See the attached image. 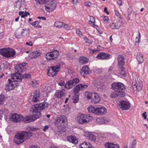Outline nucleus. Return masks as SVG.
<instances>
[{
	"label": "nucleus",
	"mask_w": 148,
	"mask_h": 148,
	"mask_svg": "<svg viewBox=\"0 0 148 148\" xmlns=\"http://www.w3.org/2000/svg\"><path fill=\"white\" fill-rule=\"evenodd\" d=\"M67 141L76 144L78 143L77 139L75 136L71 135L67 136Z\"/></svg>",
	"instance_id": "22"
},
{
	"label": "nucleus",
	"mask_w": 148,
	"mask_h": 148,
	"mask_svg": "<svg viewBox=\"0 0 148 148\" xmlns=\"http://www.w3.org/2000/svg\"><path fill=\"white\" fill-rule=\"evenodd\" d=\"M90 101L92 103L95 104L100 101L101 99L98 94L94 93Z\"/></svg>",
	"instance_id": "19"
},
{
	"label": "nucleus",
	"mask_w": 148,
	"mask_h": 148,
	"mask_svg": "<svg viewBox=\"0 0 148 148\" xmlns=\"http://www.w3.org/2000/svg\"><path fill=\"white\" fill-rule=\"evenodd\" d=\"M92 116L89 114H79L77 117V121L78 122L81 124L88 123L91 121L92 119Z\"/></svg>",
	"instance_id": "3"
},
{
	"label": "nucleus",
	"mask_w": 148,
	"mask_h": 148,
	"mask_svg": "<svg viewBox=\"0 0 148 148\" xmlns=\"http://www.w3.org/2000/svg\"><path fill=\"white\" fill-rule=\"evenodd\" d=\"M65 94V90L64 89L56 90L55 96L58 98H62Z\"/></svg>",
	"instance_id": "21"
},
{
	"label": "nucleus",
	"mask_w": 148,
	"mask_h": 148,
	"mask_svg": "<svg viewBox=\"0 0 148 148\" xmlns=\"http://www.w3.org/2000/svg\"><path fill=\"white\" fill-rule=\"evenodd\" d=\"M12 79L14 80V81H12L10 79H9L8 80V82L6 85L5 88V90L7 91L14 89L18 84V82H19L16 80L17 79Z\"/></svg>",
	"instance_id": "8"
},
{
	"label": "nucleus",
	"mask_w": 148,
	"mask_h": 148,
	"mask_svg": "<svg viewBox=\"0 0 148 148\" xmlns=\"http://www.w3.org/2000/svg\"><path fill=\"white\" fill-rule=\"evenodd\" d=\"M25 136L26 138V140L28 138H29L32 135V133L29 132L24 131Z\"/></svg>",
	"instance_id": "42"
},
{
	"label": "nucleus",
	"mask_w": 148,
	"mask_h": 148,
	"mask_svg": "<svg viewBox=\"0 0 148 148\" xmlns=\"http://www.w3.org/2000/svg\"><path fill=\"white\" fill-rule=\"evenodd\" d=\"M58 55V51L57 50H55L47 53L45 55V58L47 60L50 61L56 59Z\"/></svg>",
	"instance_id": "10"
},
{
	"label": "nucleus",
	"mask_w": 148,
	"mask_h": 148,
	"mask_svg": "<svg viewBox=\"0 0 148 148\" xmlns=\"http://www.w3.org/2000/svg\"><path fill=\"white\" fill-rule=\"evenodd\" d=\"M30 13L29 12L25 11V12L23 11L20 12H19V14L21 16L22 18L27 16V15H29Z\"/></svg>",
	"instance_id": "34"
},
{
	"label": "nucleus",
	"mask_w": 148,
	"mask_h": 148,
	"mask_svg": "<svg viewBox=\"0 0 148 148\" xmlns=\"http://www.w3.org/2000/svg\"><path fill=\"white\" fill-rule=\"evenodd\" d=\"M48 106V103L45 101L40 103L38 104H35L34 106L32 108V112L36 113L37 115L38 113L41 114L40 111L47 110Z\"/></svg>",
	"instance_id": "2"
},
{
	"label": "nucleus",
	"mask_w": 148,
	"mask_h": 148,
	"mask_svg": "<svg viewBox=\"0 0 148 148\" xmlns=\"http://www.w3.org/2000/svg\"><path fill=\"white\" fill-rule=\"evenodd\" d=\"M91 5V3L89 1H86L85 3V5L87 8H90V6Z\"/></svg>",
	"instance_id": "51"
},
{
	"label": "nucleus",
	"mask_w": 148,
	"mask_h": 148,
	"mask_svg": "<svg viewBox=\"0 0 148 148\" xmlns=\"http://www.w3.org/2000/svg\"><path fill=\"white\" fill-rule=\"evenodd\" d=\"M47 75L49 76H51L53 77H54L57 74V73H54V72H53L52 70L49 69V68L47 69Z\"/></svg>",
	"instance_id": "33"
},
{
	"label": "nucleus",
	"mask_w": 148,
	"mask_h": 148,
	"mask_svg": "<svg viewBox=\"0 0 148 148\" xmlns=\"http://www.w3.org/2000/svg\"><path fill=\"white\" fill-rule=\"evenodd\" d=\"M37 18H38L39 19H42L43 20H46V18L45 17H43L42 16H38L37 17Z\"/></svg>",
	"instance_id": "62"
},
{
	"label": "nucleus",
	"mask_w": 148,
	"mask_h": 148,
	"mask_svg": "<svg viewBox=\"0 0 148 148\" xmlns=\"http://www.w3.org/2000/svg\"><path fill=\"white\" fill-rule=\"evenodd\" d=\"M121 26L120 25H119L118 24V23H112L110 25V27L112 29H118L120 28Z\"/></svg>",
	"instance_id": "29"
},
{
	"label": "nucleus",
	"mask_w": 148,
	"mask_h": 148,
	"mask_svg": "<svg viewBox=\"0 0 148 148\" xmlns=\"http://www.w3.org/2000/svg\"><path fill=\"white\" fill-rule=\"evenodd\" d=\"M16 52L14 50L8 48V53L7 58H11L13 57L15 54Z\"/></svg>",
	"instance_id": "25"
},
{
	"label": "nucleus",
	"mask_w": 148,
	"mask_h": 148,
	"mask_svg": "<svg viewBox=\"0 0 148 148\" xmlns=\"http://www.w3.org/2000/svg\"><path fill=\"white\" fill-rule=\"evenodd\" d=\"M76 32L79 37H81L83 36L82 32L80 31L79 29H77L76 30Z\"/></svg>",
	"instance_id": "53"
},
{
	"label": "nucleus",
	"mask_w": 148,
	"mask_h": 148,
	"mask_svg": "<svg viewBox=\"0 0 148 148\" xmlns=\"http://www.w3.org/2000/svg\"><path fill=\"white\" fill-rule=\"evenodd\" d=\"M26 140L24 131L16 134L14 139V143L17 145H19Z\"/></svg>",
	"instance_id": "6"
},
{
	"label": "nucleus",
	"mask_w": 148,
	"mask_h": 148,
	"mask_svg": "<svg viewBox=\"0 0 148 148\" xmlns=\"http://www.w3.org/2000/svg\"><path fill=\"white\" fill-rule=\"evenodd\" d=\"M22 118L23 116L16 113L12 114L11 116L12 121L16 123L22 122Z\"/></svg>",
	"instance_id": "14"
},
{
	"label": "nucleus",
	"mask_w": 148,
	"mask_h": 148,
	"mask_svg": "<svg viewBox=\"0 0 148 148\" xmlns=\"http://www.w3.org/2000/svg\"><path fill=\"white\" fill-rule=\"evenodd\" d=\"M88 86L87 84H80L77 85L74 88L73 92L74 94H78L80 90L83 91L88 87Z\"/></svg>",
	"instance_id": "12"
},
{
	"label": "nucleus",
	"mask_w": 148,
	"mask_h": 148,
	"mask_svg": "<svg viewBox=\"0 0 148 148\" xmlns=\"http://www.w3.org/2000/svg\"><path fill=\"white\" fill-rule=\"evenodd\" d=\"M107 111L106 109L104 108L101 107L96 108L95 114L98 115H101L104 114Z\"/></svg>",
	"instance_id": "18"
},
{
	"label": "nucleus",
	"mask_w": 148,
	"mask_h": 148,
	"mask_svg": "<svg viewBox=\"0 0 148 148\" xmlns=\"http://www.w3.org/2000/svg\"><path fill=\"white\" fill-rule=\"evenodd\" d=\"M123 95V94L122 92H119L118 93L117 92H114L111 93L110 96L112 98H114L117 97H124V96Z\"/></svg>",
	"instance_id": "27"
},
{
	"label": "nucleus",
	"mask_w": 148,
	"mask_h": 148,
	"mask_svg": "<svg viewBox=\"0 0 148 148\" xmlns=\"http://www.w3.org/2000/svg\"><path fill=\"white\" fill-rule=\"evenodd\" d=\"M8 48H3L0 49V54L7 58L8 56Z\"/></svg>",
	"instance_id": "26"
},
{
	"label": "nucleus",
	"mask_w": 148,
	"mask_h": 148,
	"mask_svg": "<svg viewBox=\"0 0 148 148\" xmlns=\"http://www.w3.org/2000/svg\"><path fill=\"white\" fill-rule=\"evenodd\" d=\"M85 136L88 137L89 139L92 141L95 142L96 140V136L92 132H86L85 133Z\"/></svg>",
	"instance_id": "23"
},
{
	"label": "nucleus",
	"mask_w": 148,
	"mask_h": 148,
	"mask_svg": "<svg viewBox=\"0 0 148 148\" xmlns=\"http://www.w3.org/2000/svg\"><path fill=\"white\" fill-rule=\"evenodd\" d=\"M22 4H23L22 3L17 1L15 2L14 5V6L15 7L17 8H19L21 7Z\"/></svg>",
	"instance_id": "43"
},
{
	"label": "nucleus",
	"mask_w": 148,
	"mask_h": 148,
	"mask_svg": "<svg viewBox=\"0 0 148 148\" xmlns=\"http://www.w3.org/2000/svg\"><path fill=\"white\" fill-rule=\"evenodd\" d=\"M59 85L62 86H64L65 87V82L64 81H60L58 83Z\"/></svg>",
	"instance_id": "54"
},
{
	"label": "nucleus",
	"mask_w": 148,
	"mask_h": 148,
	"mask_svg": "<svg viewBox=\"0 0 148 148\" xmlns=\"http://www.w3.org/2000/svg\"><path fill=\"white\" fill-rule=\"evenodd\" d=\"M114 11L115 12V14L116 15L119 17H120V14L116 10H115Z\"/></svg>",
	"instance_id": "61"
},
{
	"label": "nucleus",
	"mask_w": 148,
	"mask_h": 148,
	"mask_svg": "<svg viewBox=\"0 0 148 148\" xmlns=\"http://www.w3.org/2000/svg\"><path fill=\"white\" fill-rule=\"evenodd\" d=\"M60 67V64L57 65L56 66H51L49 67V69L52 70V71H53V72H54V73H57L59 71V69Z\"/></svg>",
	"instance_id": "28"
},
{
	"label": "nucleus",
	"mask_w": 148,
	"mask_h": 148,
	"mask_svg": "<svg viewBox=\"0 0 148 148\" xmlns=\"http://www.w3.org/2000/svg\"><path fill=\"white\" fill-rule=\"evenodd\" d=\"M88 112H92L95 114V112L96 111V108L92 106H90L87 108Z\"/></svg>",
	"instance_id": "36"
},
{
	"label": "nucleus",
	"mask_w": 148,
	"mask_h": 148,
	"mask_svg": "<svg viewBox=\"0 0 148 148\" xmlns=\"http://www.w3.org/2000/svg\"><path fill=\"white\" fill-rule=\"evenodd\" d=\"M119 146L118 144H114V146H113L112 148H119Z\"/></svg>",
	"instance_id": "64"
},
{
	"label": "nucleus",
	"mask_w": 148,
	"mask_h": 148,
	"mask_svg": "<svg viewBox=\"0 0 148 148\" xmlns=\"http://www.w3.org/2000/svg\"><path fill=\"white\" fill-rule=\"evenodd\" d=\"M136 144V139H134L132 142L130 144L129 148H134L135 147Z\"/></svg>",
	"instance_id": "47"
},
{
	"label": "nucleus",
	"mask_w": 148,
	"mask_h": 148,
	"mask_svg": "<svg viewBox=\"0 0 148 148\" xmlns=\"http://www.w3.org/2000/svg\"><path fill=\"white\" fill-rule=\"evenodd\" d=\"M90 18L91 20L89 22V24L92 26H95V17L93 16H91Z\"/></svg>",
	"instance_id": "41"
},
{
	"label": "nucleus",
	"mask_w": 148,
	"mask_h": 148,
	"mask_svg": "<svg viewBox=\"0 0 148 148\" xmlns=\"http://www.w3.org/2000/svg\"><path fill=\"white\" fill-rule=\"evenodd\" d=\"M75 94V95L73 96V97L72 99L73 102L74 103H77L79 100V95H78V94Z\"/></svg>",
	"instance_id": "37"
},
{
	"label": "nucleus",
	"mask_w": 148,
	"mask_h": 148,
	"mask_svg": "<svg viewBox=\"0 0 148 148\" xmlns=\"http://www.w3.org/2000/svg\"><path fill=\"white\" fill-rule=\"evenodd\" d=\"M79 79L77 78H75L72 80H69L67 81L65 84V88L67 89H71L79 83Z\"/></svg>",
	"instance_id": "11"
},
{
	"label": "nucleus",
	"mask_w": 148,
	"mask_h": 148,
	"mask_svg": "<svg viewBox=\"0 0 148 148\" xmlns=\"http://www.w3.org/2000/svg\"><path fill=\"white\" fill-rule=\"evenodd\" d=\"M79 61L82 64H85L88 62L87 58L84 56L80 57L79 59Z\"/></svg>",
	"instance_id": "35"
},
{
	"label": "nucleus",
	"mask_w": 148,
	"mask_h": 148,
	"mask_svg": "<svg viewBox=\"0 0 148 148\" xmlns=\"http://www.w3.org/2000/svg\"><path fill=\"white\" fill-rule=\"evenodd\" d=\"M35 52L36 53V58L39 56L41 54L40 53L39 51H36Z\"/></svg>",
	"instance_id": "58"
},
{
	"label": "nucleus",
	"mask_w": 148,
	"mask_h": 148,
	"mask_svg": "<svg viewBox=\"0 0 148 148\" xmlns=\"http://www.w3.org/2000/svg\"><path fill=\"white\" fill-rule=\"evenodd\" d=\"M91 72L89 67L87 65H85L82 67V70L80 71V73L82 75H84L89 74Z\"/></svg>",
	"instance_id": "20"
},
{
	"label": "nucleus",
	"mask_w": 148,
	"mask_h": 148,
	"mask_svg": "<svg viewBox=\"0 0 148 148\" xmlns=\"http://www.w3.org/2000/svg\"><path fill=\"white\" fill-rule=\"evenodd\" d=\"M45 5V10L48 12H51L54 10L56 6L55 0H49L47 1Z\"/></svg>",
	"instance_id": "9"
},
{
	"label": "nucleus",
	"mask_w": 148,
	"mask_h": 148,
	"mask_svg": "<svg viewBox=\"0 0 148 148\" xmlns=\"http://www.w3.org/2000/svg\"><path fill=\"white\" fill-rule=\"evenodd\" d=\"M103 20L104 21L107 22L109 20V18L108 16H105L103 17Z\"/></svg>",
	"instance_id": "56"
},
{
	"label": "nucleus",
	"mask_w": 148,
	"mask_h": 148,
	"mask_svg": "<svg viewBox=\"0 0 148 148\" xmlns=\"http://www.w3.org/2000/svg\"><path fill=\"white\" fill-rule=\"evenodd\" d=\"M111 55L105 52H101L99 53L96 58L99 59L107 60L110 59Z\"/></svg>",
	"instance_id": "16"
},
{
	"label": "nucleus",
	"mask_w": 148,
	"mask_h": 148,
	"mask_svg": "<svg viewBox=\"0 0 148 148\" xmlns=\"http://www.w3.org/2000/svg\"><path fill=\"white\" fill-rule=\"evenodd\" d=\"M27 63L23 62L17 64L15 66L14 69L16 73H14L12 76V79H17L19 82L21 81V76L20 74L25 71Z\"/></svg>",
	"instance_id": "1"
},
{
	"label": "nucleus",
	"mask_w": 148,
	"mask_h": 148,
	"mask_svg": "<svg viewBox=\"0 0 148 148\" xmlns=\"http://www.w3.org/2000/svg\"><path fill=\"white\" fill-rule=\"evenodd\" d=\"M20 75L21 76V80L23 78H24V79H27L28 78H29L31 77V76L30 75L29 73H25V74L22 75L21 74H20Z\"/></svg>",
	"instance_id": "38"
},
{
	"label": "nucleus",
	"mask_w": 148,
	"mask_h": 148,
	"mask_svg": "<svg viewBox=\"0 0 148 148\" xmlns=\"http://www.w3.org/2000/svg\"><path fill=\"white\" fill-rule=\"evenodd\" d=\"M90 146V143L89 142H85L81 145V148H89Z\"/></svg>",
	"instance_id": "31"
},
{
	"label": "nucleus",
	"mask_w": 148,
	"mask_h": 148,
	"mask_svg": "<svg viewBox=\"0 0 148 148\" xmlns=\"http://www.w3.org/2000/svg\"><path fill=\"white\" fill-rule=\"evenodd\" d=\"M146 112H144L142 114V116L144 118V119H146L147 118V115H146Z\"/></svg>",
	"instance_id": "60"
},
{
	"label": "nucleus",
	"mask_w": 148,
	"mask_h": 148,
	"mask_svg": "<svg viewBox=\"0 0 148 148\" xmlns=\"http://www.w3.org/2000/svg\"><path fill=\"white\" fill-rule=\"evenodd\" d=\"M40 97L39 92L36 90L34 91L32 100L34 102H36L38 101Z\"/></svg>",
	"instance_id": "24"
},
{
	"label": "nucleus",
	"mask_w": 148,
	"mask_h": 148,
	"mask_svg": "<svg viewBox=\"0 0 148 148\" xmlns=\"http://www.w3.org/2000/svg\"><path fill=\"white\" fill-rule=\"evenodd\" d=\"M32 85L34 87H36L37 85H38V83L37 81L36 80H33L32 82Z\"/></svg>",
	"instance_id": "49"
},
{
	"label": "nucleus",
	"mask_w": 148,
	"mask_h": 148,
	"mask_svg": "<svg viewBox=\"0 0 148 148\" xmlns=\"http://www.w3.org/2000/svg\"><path fill=\"white\" fill-rule=\"evenodd\" d=\"M119 69H120V73L121 74L122 76L125 77L126 75L125 72V69L124 66H123L121 68H119Z\"/></svg>",
	"instance_id": "40"
},
{
	"label": "nucleus",
	"mask_w": 148,
	"mask_h": 148,
	"mask_svg": "<svg viewBox=\"0 0 148 148\" xmlns=\"http://www.w3.org/2000/svg\"><path fill=\"white\" fill-rule=\"evenodd\" d=\"M136 59L139 64H141L143 62V56L140 54H138L136 56Z\"/></svg>",
	"instance_id": "32"
},
{
	"label": "nucleus",
	"mask_w": 148,
	"mask_h": 148,
	"mask_svg": "<svg viewBox=\"0 0 148 148\" xmlns=\"http://www.w3.org/2000/svg\"><path fill=\"white\" fill-rule=\"evenodd\" d=\"M64 129L62 130H60L58 131H55V134L56 135H58V136H60V134H61L62 132H65V130H64Z\"/></svg>",
	"instance_id": "48"
},
{
	"label": "nucleus",
	"mask_w": 148,
	"mask_h": 148,
	"mask_svg": "<svg viewBox=\"0 0 148 148\" xmlns=\"http://www.w3.org/2000/svg\"><path fill=\"white\" fill-rule=\"evenodd\" d=\"M26 44L27 45L32 46L33 45V44L31 41H29V42H26Z\"/></svg>",
	"instance_id": "59"
},
{
	"label": "nucleus",
	"mask_w": 148,
	"mask_h": 148,
	"mask_svg": "<svg viewBox=\"0 0 148 148\" xmlns=\"http://www.w3.org/2000/svg\"><path fill=\"white\" fill-rule=\"evenodd\" d=\"M33 113L32 115L26 116L25 117L23 116L22 122L25 123H30L40 118L41 116V114L39 113H38V115L36 113Z\"/></svg>",
	"instance_id": "7"
},
{
	"label": "nucleus",
	"mask_w": 148,
	"mask_h": 148,
	"mask_svg": "<svg viewBox=\"0 0 148 148\" xmlns=\"http://www.w3.org/2000/svg\"><path fill=\"white\" fill-rule=\"evenodd\" d=\"M64 27L66 29H68L69 28V26L67 24H64Z\"/></svg>",
	"instance_id": "63"
},
{
	"label": "nucleus",
	"mask_w": 148,
	"mask_h": 148,
	"mask_svg": "<svg viewBox=\"0 0 148 148\" xmlns=\"http://www.w3.org/2000/svg\"><path fill=\"white\" fill-rule=\"evenodd\" d=\"M30 57L32 58H36V53H35V51L32 52L31 53H30Z\"/></svg>",
	"instance_id": "52"
},
{
	"label": "nucleus",
	"mask_w": 148,
	"mask_h": 148,
	"mask_svg": "<svg viewBox=\"0 0 148 148\" xmlns=\"http://www.w3.org/2000/svg\"><path fill=\"white\" fill-rule=\"evenodd\" d=\"M140 37H136V38L135 42L136 43H139L140 42Z\"/></svg>",
	"instance_id": "57"
},
{
	"label": "nucleus",
	"mask_w": 148,
	"mask_h": 148,
	"mask_svg": "<svg viewBox=\"0 0 148 148\" xmlns=\"http://www.w3.org/2000/svg\"><path fill=\"white\" fill-rule=\"evenodd\" d=\"M118 65L119 68H121L125 65L124 58L121 55H119L117 57Z\"/></svg>",
	"instance_id": "17"
},
{
	"label": "nucleus",
	"mask_w": 148,
	"mask_h": 148,
	"mask_svg": "<svg viewBox=\"0 0 148 148\" xmlns=\"http://www.w3.org/2000/svg\"><path fill=\"white\" fill-rule=\"evenodd\" d=\"M105 147L106 148H112L114 146V143H106L105 144Z\"/></svg>",
	"instance_id": "44"
},
{
	"label": "nucleus",
	"mask_w": 148,
	"mask_h": 148,
	"mask_svg": "<svg viewBox=\"0 0 148 148\" xmlns=\"http://www.w3.org/2000/svg\"><path fill=\"white\" fill-rule=\"evenodd\" d=\"M112 88L114 90L115 92H117L119 93H123V95L124 96L125 94L124 92V89L125 88L124 85L121 82L114 83L111 85Z\"/></svg>",
	"instance_id": "5"
},
{
	"label": "nucleus",
	"mask_w": 148,
	"mask_h": 148,
	"mask_svg": "<svg viewBox=\"0 0 148 148\" xmlns=\"http://www.w3.org/2000/svg\"><path fill=\"white\" fill-rule=\"evenodd\" d=\"M132 11L133 10L131 7L129 8L127 10V13L128 16H130Z\"/></svg>",
	"instance_id": "55"
},
{
	"label": "nucleus",
	"mask_w": 148,
	"mask_h": 148,
	"mask_svg": "<svg viewBox=\"0 0 148 148\" xmlns=\"http://www.w3.org/2000/svg\"><path fill=\"white\" fill-rule=\"evenodd\" d=\"M94 93L86 91L85 93V96L88 99H91L92 97V95Z\"/></svg>",
	"instance_id": "30"
},
{
	"label": "nucleus",
	"mask_w": 148,
	"mask_h": 148,
	"mask_svg": "<svg viewBox=\"0 0 148 148\" xmlns=\"http://www.w3.org/2000/svg\"><path fill=\"white\" fill-rule=\"evenodd\" d=\"M29 23L35 28L39 24V22L38 21H36L32 23Z\"/></svg>",
	"instance_id": "50"
},
{
	"label": "nucleus",
	"mask_w": 148,
	"mask_h": 148,
	"mask_svg": "<svg viewBox=\"0 0 148 148\" xmlns=\"http://www.w3.org/2000/svg\"><path fill=\"white\" fill-rule=\"evenodd\" d=\"M120 108L122 110H126L130 108V104L129 101L122 100L120 102Z\"/></svg>",
	"instance_id": "15"
},
{
	"label": "nucleus",
	"mask_w": 148,
	"mask_h": 148,
	"mask_svg": "<svg viewBox=\"0 0 148 148\" xmlns=\"http://www.w3.org/2000/svg\"><path fill=\"white\" fill-rule=\"evenodd\" d=\"M63 23L60 22H56L54 26L56 27H61L63 26Z\"/></svg>",
	"instance_id": "45"
},
{
	"label": "nucleus",
	"mask_w": 148,
	"mask_h": 148,
	"mask_svg": "<svg viewBox=\"0 0 148 148\" xmlns=\"http://www.w3.org/2000/svg\"><path fill=\"white\" fill-rule=\"evenodd\" d=\"M136 84H133L134 82L132 83L133 87L134 90H137L138 91H140L142 89L143 84L142 81L139 79L138 80L137 78V80L135 79Z\"/></svg>",
	"instance_id": "13"
},
{
	"label": "nucleus",
	"mask_w": 148,
	"mask_h": 148,
	"mask_svg": "<svg viewBox=\"0 0 148 148\" xmlns=\"http://www.w3.org/2000/svg\"><path fill=\"white\" fill-rule=\"evenodd\" d=\"M67 119L66 117L64 115H62L60 117L57 118L55 122V125L58 127L65 130L67 125Z\"/></svg>",
	"instance_id": "4"
},
{
	"label": "nucleus",
	"mask_w": 148,
	"mask_h": 148,
	"mask_svg": "<svg viewBox=\"0 0 148 148\" xmlns=\"http://www.w3.org/2000/svg\"><path fill=\"white\" fill-rule=\"evenodd\" d=\"M47 0H35L36 4L40 5L46 2Z\"/></svg>",
	"instance_id": "46"
},
{
	"label": "nucleus",
	"mask_w": 148,
	"mask_h": 148,
	"mask_svg": "<svg viewBox=\"0 0 148 148\" xmlns=\"http://www.w3.org/2000/svg\"><path fill=\"white\" fill-rule=\"evenodd\" d=\"M29 29L27 28L23 29L21 32V35L22 36H25L26 35L29 33Z\"/></svg>",
	"instance_id": "39"
}]
</instances>
